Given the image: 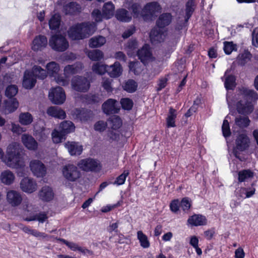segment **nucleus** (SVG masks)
<instances>
[{
    "label": "nucleus",
    "instance_id": "e2e57ef3",
    "mask_svg": "<svg viewBox=\"0 0 258 258\" xmlns=\"http://www.w3.org/2000/svg\"><path fill=\"white\" fill-rule=\"evenodd\" d=\"M180 205L183 211H187L190 208L191 201L188 198H184L181 200Z\"/></svg>",
    "mask_w": 258,
    "mask_h": 258
},
{
    "label": "nucleus",
    "instance_id": "58836bf2",
    "mask_svg": "<svg viewBox=\"0 0 258 258\" xmlns=\"http://www.w3.org/2000/svg\"><path fill=\"white\" fill-rule=\"evenodd\" d=\"M90 112L84 109H76L73 111L74 117L80 119L81 121H86L90 117Z\"/></svg>",
    "mask_w": 258,
    "mask_h": 258
},
{
    "label": "nucleus",
    "instance_id": "f8f14e48",
    "mask_svg": "<svg viewBox=\"0 0 258 258\" xmlns=\"http://www.w3.org/2000/svg\"><path fill=\"white\" fill-rule=\"evenodd\" d=\"M29 168L34 176L43 177L46 173L44 164L39 160L32 159L29 162Z\"/></svg>",
    "mask_w": 258,
    "mask_h": 258
},
{
    "label": "nucleus",
    "instance_id": "e433bc0d",
    "mask_svg": "<svg viewBox=\"0 0 258 258\" xmlns=\"http://www.w3.org/2000/svg\"><path fill=\"white\" fill-rule=\"evenodd\" d=\"M114 6L111 2L106 3L104 4L103 8V15L105 19H110L114 14Z\"/></svg>",
    "mask_w": 258,
    "mask_h": 258
},
{
    "label": "nucleus",
    "instance_id": "864d4df0",
    "mask_svg": "<svg viewBox=\"0 0 258 258\" xmlns=\"http://www.w3.org/2000/svg\"><path fill=\"white\" fill-rule=\"evenodd\" d=\"M107 126V122L103 120H99L97 121L94 125V130L99 132L104 131Z\"/></svg>",
    "mask_w": 258,
    "mask_h": 258
},
{
    "label": "nucleus",
    "instance_id": "a18cd8bd",
    "mask_svg": "<svg viewBox=\"0 0 258 258\" xmlns=\"http://www.w3.org/2000/svg\"><path fill=\"white\" fill-rule=\"evenodd\" d=\"M253 173L249 170H243L238 173V180L239 182L248 181L252 178Z\"/></svg>",
    "mask_w": 258,
    "mask_h": 258
},
{
    "label": "nucleus",
    "instance_id": "4d7b16f0",
    "mask_svg": "<svg viewBox=\"0 0 258 258\" xmlns=\"http://www.w3.org/2000/svg\"><path fill=\"white\" fill-rule=\"evenodd\" d=\"M250 53L248 51H244L238 55V59L240 63L243 64L250 59Z\"/></svg>",
    "mask_w": 258,
    "mask_h": 258
},
{
    "label": "nucleus",
    "instance_id": "052dcab7",
    "mask_svg": "<svg viewBox=\"0 0 258 258\" xmlns=\"http://www.w3.org/2000/svg\"><path fill=\"white\" fill-rule=\"evenodd\" d=\"M140 63L139 62H131L129 64V68L131 71L133 72L135 74H139L141 69L139 67Z\"/></svg>",
    "mask_w": 258,
    "mask_h": 258
},
{
    "label": "nucleus",
    "instance_id": "de8ad7c7",
    "mask_svg": "<svg viewBox=\"0 0 258 258\" xmlns=\"http://www.w3.org/2000/svg\"><path fill=\"white\" fill-rule=\"evenodd\" d=\"M66 135L59 130V132L56 130H54L51 133V138L52 141L55 144L61 143L62 140L65 139Z\"/></svg>",
    "mask_w": 258,
    "mask_h": 258
},
{
    "label": "nucleus",
    "instance_id": "a19ab883",
    "mask_svg": "<svg viewBox=\"0 0 258 258\" xmlns=\"http://www.w3.org/2000/svg\"><path fill=\"white\" fill-rule=\"evenodd\" d=\"M176 116L177 113L176 110L170 108L166 119L167 125L168 127L175 126V121Z\"/></svg>",
    "mask_w": 258,
    "mask_h": 258
},
{
    "label": "nucleus",
    "instance_id": "13d9d810",
    "mask_svg": "<svg viewBox=\"0 0 258 258\" xmlns=\"http://www.w3.org/2000/svg\"><path fill=\"white\" fill-rule=\"evenodd\" d=\"M249 123V120L246 117L236 118L235 119V123L240 127H246L248 125Z\"/></svg>",
    "mask_w": 258,
    "mask_h": 258
},
{
    "label": "nucleus",
    "instance_id": "b1692460",
    "mask_svg": "<svg viewBox=\"0 0 258 258\" xmlns=\"http://www.w3.org/2000/svg\"><path fill=\"white\" fill-rule=\"evenodd\" d=\"M38 197L43 201L49 202L53 199L54 193L50 187L45 185L39 191Z\"/></svg>",
    "mask_w": 258,
    "mask_h": 258
},
{
    "label": "nucleus",
    "instance_id": "338daca9",
    "mask_svg": "<svg viewBox=\"0 0 258 258\" xmlns=\"http://www.w3.org/2000/svg\"><path fill=\"white\" fill-rule=\"evenodd\" d=\"M11 131L13 133L19 135L25 132L26 130L20 125L13 123H12Z\"/></svg>",
    "mask_w": 258,
    "mask_h": 258
},
{
    "label": "nucleus",
    "instance_id": "37998d69",
    "mask_svg": "<svg viewBox=\"0 0 258 258\" xmlns=\"http://www.w3.org/2000/svg\"><path fill=\"white\" fill-rule=\"evenodd\" d=\"M108 67L107 65L96 62L93 64L92 69L93 72L99 75H103L107 72Z\"/></svg>",
    "mask_w": 258,
    "mask_h": 258
},
{
    "label": "nucleus",
    "instance_id": "c9c22d12",
    "mask_svg": "<svg viewBox=\"0 0 258 258\" xmlns=\"http://www.w3.org/2000/svg\"><path fill=\"white\" fill-rule=\"evenodd\" d=\"M115 17L118 20L124 22H128L132 19L130 14L126 10L123 9L116 11Z\"/></svg>",
    "mask_w": 258,
    "mask_h": 258
},
{
    "label": "nucleus",
    "instance_id": "2f4dec72",
    "mask_svg": "<svg viewBox=\"0 0 258 258\" xmlns=\"http://www.w3.org/2000/svg\"><path fill=\"white\" fill-rule=\"evenodd\" d=\"M47 113L49 115L59 119H63L66 116L63 110L56 106L49 107L47 110Z\"/></svg>",
    "mask_w": 258,
    "mask_h": 258
},
{
    "label": "nucleus",
    "instance_id": "9d476101",
    "mask_svg": "<svg viewBox=\"0 0 258 258\" xmlns=\"http://www.w3.org/2000/svg\"><path fill=\"white\" fill-rule=\"evenodd\" d=\"M168 36L166 28H161L157 26L153 28L150 32V38L152 43L156 44L165 41Z\"/></svg>",
    "mask_w": 258,
    "mask_h": 258
},
{
    "label": "nucleus",
    "instance_id": "4468645a",
    "mask_svg": "<svg viewBox=\"0 0 258 258\" xmlns=\"http://www.w3.org/2000/svg\"><path fill=\"white\" fill-rule=\"evenodd\" d=\"M109 123L112 130L115 131L114 133L110 131L108 133V137L112 140H116L119 138V134L117 130L122 125V120L116 115L111 116L109 120Z\"/></svg>",
    "mask_w": 258,
    "mask_h": 258
},
{
    "label": "nucleus",
    "instance_id": "a878e982",
    "mask_svg": "<svg viewBox=\"0 0 258 258\" xmlns=\"http://www.w3.org/2000/svg\"><path fill=\"white\" fill-rule=\"evenodd\" d=\"M46 69L48 75L52 78H53L56 81V79L61 76L58 75V72L60 70L59 65L55 61H51L48 63L46 66Z\"/></svg>",
    "mask_w": 258,
    "mask_h": 258
},
{
    "label": "nucleus",
    "instance_id": "bb28decb",
    "mask_svg": "<svg viewBox=\"0 0 258 258\" xmlns=\"http://www.w3.org/2000/svg\"><path fill=\"white\" fill-rule=\"evenodd\" d=\"M102 109L106 114L117 112L119 108L116 100L109 99L102 104Z\"/></svg>",
    "mask_w": 258,
    "mask_h": 258
},
{
    "label": "nucleus",
    "instance_id": "7ed1b4c3",
    "mask_svg": "<svg viewBox=\"0 0 258 258\" xmlns=\"http://www.w3.org/2000/svg\"><path fill=\"white\" fill-rule=\"evenodd\" d=\"M96 29L94 23H84L72 26L68 31V35L72 40L82 39L93 34Z\"/></svg>",
    "mask_w": 258,
    "mask_h": 258
},
{
    "label": "nucleus",
    "instance_id": "393cba45",
    "mask_svg": "<svg viewBox=\"0 0 258 258\" xmlns=\"http://www.w3.org/2000/svg\"><path fill=\"white\" fill-rule=\"evenodd\" d=\"M187 223L192 226L206 225L207 224V219L204 216L195 214L189 217Z\"/></svg>",
    "mask_w": 258,
    "mask_h": 258
},
{
    "label": "nucleus",
    "instance_id": "0e129e2a",
    "mask_svg": "<svg viewBox=\"0 0 258 258\" xmlns=\"http://www.w3.org/2000/svg\"><path fill=\"white\" fill-rule=\"evenodd\" d=\"M102 86L108 92H111L112 91V88L111 86V80L108 78L103 79Z\"/></svg>",
    "mask_w": 258,
    "mask_h": 258
},
{
    "label": "nucleus",
    "instance_id": "49530a36",
    "mask_svg": "<svg viewBox=\"0 0 258 258\" xmlns=\"http://www.w3.org/2000/svg\"><path fill=\"white\" fill-rule=\"evenodd\" d=\"M47 218V214L44 212H42L26 218L25 220L28 221H38L40 223H43Z\"/></svg>",
    "mask_w": 258,
    "mask_h": 258
},
{
    "label": "nucleus",
    "instance_id": "dca6fc26",
    "mask_svg": "<svg viewBox=\"0 0 258 258\" xmlns=\"http://www.w3.org/2000/svg\"><path fill=\"white\" fill-rule=\"evenodd\" d=\"M138 55L141 61L144 64L148 63L154 60L150 50L149 45H145L138 52Z\"/></svg>",
    "mask_w": 258,
    "mask_h": 258
},
{
    "label": "nucleus",
    "instance_id": "39448f33",
    "mask_svg": "<svg viewBox=\"0 0 258 258\" xmlns=\"http://www.w3.org/2000/svg\"><path fill=\"white\" fill-rule=\"evenodd\" d=\"M82 69V64L76 63L73 65H68L64 68V76H61L56 79V83L61 86H67L69 83L71 75L79 73Z\"/></svg>",
    "mask_w": 258,
    "mask_h": 258
},
{
    "label": "nucleus",
    "instance_id": "f3484780",
    "mask_svg": "<svg viewBox=\"0 0 258 258\" xmlns=\"http://www.w3.org/2000/svg\"><path fill=\"white\" fill-rule=\"evenodd\" d=\"M48 44L47 38L43 35L36 36L31 44V48L35 51H41Z\"/></svg>",
    "mask_w": 258,
    "mask_h": 258
},
{
    "label": "nucleus",
    "instance_id": "4be33fe9",
    "mask_svg": "<svg viewBox=\"0 0 258 258\" xmlns=\"http://www.w3.org/2000/svg\"><path fill=\"white\" fill-rule=\"evenodd\" d=\"M15 179V174L10 170H4L0 174V181L4 185H12L14 183Z\"/></svg>",
    "mask_w": 258,
    "mask_h": 258
},
{
    "label": "nucleus",
    "instance_id": "0eeeda50",
    "mask_svg": "<svg viewBox=\"0 0 258 258\" xmlns=\"http://www.w3.org/2000/svg\"><path fill=\"white\" fill-rule=\"evenodd\" d=\"M49 45L55 51H64L68 48L69 42L64 36L56 34L49 39Z\"/></svg>",
    "mask_w": 258,
    "mask_h": 258
},
{
    "label": "nucleus",
    "instance_id": "2eb2a0df",
    "mask_svg": "<svg viewBox=\"0 0 258 258\" xmlns=\"http://www.w3.org/2000/svg\"><path fill=\"white\" fill-rule=\"evenodd\" d=\"M20 187L23 191L31 194L37 190V184L34 179L26 177L21 180Z\"/></svg>",
    "mask_w": 258,
    "mask_h": 258
},
{
    "label": "nucleus",
    "instance_id": "bf43d9fd",
    "mask_svg": "<svg viewBox=\"0 0 258 258\" xmlns=\"http://www.w3.org/2000/svg\"><path fill=\"white\" fill-rule=\"evenodd\" d=\"M131 9L133 12L134 17L135 18L142 17L140 5L138 4H134L132 5Z\"/></svg>",
    "mask_w": 258,
    "mask_h": 258
},
{
    "label": "nucleus",
    "instance_id": "6e6d98bb",
    "mask_svg": "<svg viewBox=\"0 0 258 258\" xmlns=\"http://www.w3.org/2000/svg\"><path fill=\"white\" fill-rule=\"evenodd\" d=\"M122 107L125 110H130L133 106V101L127 98H123L120 100Z\"/></svg>",
    "mask_w": 258,
    "mask_h": 258
},
{
    "label": "nucleus",
    "instance_id": "c85d7f7f",
    "mask_svg": "<svg viewBox=\"0 0 258 258\" xmlns=\"http://www.w3.org/2000/svg\"><path fill=\"white\" fill-rule=\"evenodd\" d=\"M106 42V37L101 35H97L90 39L89 46L91 48H99L103 46Z\"/></svg>",
    "mask_w": 258,
    "mask_h": 258
},
{
    "label": "nucleus",
    "instance_id": "7c9ffc66",
    "mask_svg": "<svg viewBox=\"0 0 258 258\" xmlns=\"http://www.w3.org/2000/svg\"><path fill=\"white\" fill-rule=\"evenodd\" d=\"M249 143V139L246 136L243 134L239 135L236 141V149L239 151L245 150L248 148Z\"/></svg>",
    "mask_w": 258,
    "mask_h": 258
},
{
    "label": "nucleus",
    "instance_id": "680f3d73",
    "mask_svg": "<svg viewBox=\"0 0 258 258\" xmlns=\"http://www.w3.org/2000/svg\"><path fill=\"white\" fill-rule=\"evenodd\" d=\"M194 1L190 0L187 2L186 5V14L187 19H188L191 16L194 10Z\"/></svg>",
    "mask_w": 258,
    "mask_h": 258
},
{
    "label": "nucleus",
    "instance_id": "774afa93",
    "mask_svg": "<svg viewBox=\"0 0 258 258\" xmlns=\"http://www.w3.org/2000/svg\"><path fill=\"white\" fill-rule=\"evenodd\" d=\"M252 43L254 46L258 47V27L255 28L252 32Z\"/></svg>",
    "mask_w": 258,
    "mask_h": 258
},
{
    "label": "nucleus",
    "instance_id": "09e8293b",
    "mask_svg": "<svg viewBox=\"0 0 258 258\" xmlns=\"http://www.w3.org/2000/svg\"><path fill=\"white\" fill-rule=\"evenodd\" d=\"M80 6L76 3H70L64 8V11L67 14H73L80 10Z\"/></svg>",
    "mask_w": 258,
    "mask_h": 258
},
{
    "label": "nucleus",
    "instance_id": "1a4fd4ad",
    "mask_svg": "<svg viewBox=\"0 0 258 258\" xmlns=\"http://www.w3.org/2000/svg\"><path fill=\"white\" fill-rule=\"evenodd\" d=\"M48 97L52 103L56 105L63 104L66 99L65 92L60 87H57L50 89L49 92Z\"/></svg>",
    "mask_w": 258,
    "mask_h": 258
},
{
    "label": "nucleus",
    "instance_id": "c756f323",
    "mask_svg": "<svg viewBox=\"0 0 258 258\" xmlns=\"http://www.w3.org/2000/svg\"><path fill=\"white\" fill-rule=\"evenodd\" d=\"M122 72V67L118 61L115 62L113 64L108 67L107 73L111 77H118L121 75Z\"/></svg>",
    "mask_w": 258,
    "mask_h": 258
},
{
    "label": "nucleus",
    "instance_id": "412c9836",
    "mask_svg": "<svg viewBox=\"0 0 258 258\" xmlns=\"http://www.w3.org/2000/svg\"><path fill=\"white\" fill-rule=\"evenodd\" d=\"M59 240L64 243L71 250L73 251H78L84 255H90L92 254V251L84 247L80 246L77 243L73 242L68 241L63 239H59Z\"/></svg>",
    "mask_w": 258,
    "mask_h": 258
},
{
    "label": "nucleus",
    "instance_id": "603ef678",
    "mask_svg": "<svg viewBox=\"0 0 258 258\" xmlns=\"http://www.w3.org/2000/svg\"><path fill=\"white\" fill-rule=\"evenodd\" d=\"M236 45L232 42H224L223 49L226 54H229L233 51L235 50Z\"/></svg>",
    "mask_w": 258,
    "mask_h": 258
},
{
    "label": "nucleus",
    "instance_id": "423d86ee",
    "mask_svg": "<svg viewBox=\"0 0 258 258\" xmlns=\"http://www.w3.org/2000/svg\"><path fill=\"white\" fill-rule=\"evenodd\" d=\"M61 172L64 178L70 182L77 181L82 176L81 171L78 167L73 164H68L63 166Z\"/></svg>",
    "mask_w": 258,
    "mask_h": 258
},
{
    "label": "nucleus",
    "instance_id": "f03ea898",
    "mask_svg": "<svg viewBox=\"0 0 258 258\" xmlns=\"http://www.w3.org/2000/svg\"><path fill=\"white\" fill-rule=\"evenodd\" d=\"M235 99L237 101L236 105L238 112L248 114L253 109L251 101L258 99V94L254 90L243 87L239 89Z\"/></svg>",
    "mask_w": 258,
    "mask_h": 258
},
{
    "label": "nucleus",
    "instance_id": "69168bd1",
    "mask_svg": "<svg viewBox=\"0 0 258 258\" xmlns=\"http://www.w3.org/2000/svg\"><path fill=\"white\" fill-rule=\"evenodd\" d=\"M129 172L128 171H124L121 175H120L117 178L115 182V183L117 185L123 184L125 180V179Z\"/></svg>",
    "mask_w": 258,
    "mask_h": 258
},
{
    "label": "nucleus",
    "instance_id": "79ce46f5",
    "mask_svg": "<svg viewBox=\"0 0 258 258\" xmlns=\"http://www.w3.org/2000/svg\"><path fill=\"white\" fill-rule=\"evenodd\" d=\"M137 238L142 247L144 248L149 247L150 243L148 238L142 231H138L137 232Z\"/></svg>",
    "mask_w": 258,
    "mask_h": 258
},
{
    "label": "nucleus",
    "instance_id": "aec40b11",
    "mask_svg": "<svg viewBox=\"0 0 258 258\" xmlns=\"http://www.w3.org/2000/svg\"><path fill=\"white\" fill-rule=\"evenodd\" d=\"M8 202L13 206H17L21 204L22 198L21 194L15 190H10L7 194Z\"/></svg>",
    "mask_w": 258,
    "mask_h": 258
},
{
    "label": "nucleus",
    "instance_id": "4c0bfd02",
    "mask_svg": "<svg viewBox=\"0 0 258 258\" xmlns=\"http://www.w3.org/2000/svg\"><path fill=\"white\" fill-rule=\"evenodd\" d=\"M88 57L92 61H99L103 59L104 53L99 49H94L88 51L87 52Z\"/></svg>",
    "mask_w": 258,
    "mask_h": 258
},
{
    "label": "nucleus",
    "instance_id": "f704fd0d",
    "mask_svg": "<svg viewBox=\"0 0 258 258\" xmlns=\"http://www.w3.org/2000/svg\"><path fill=\"white\" fill-rule=\"evenodd\" d=\"M59 128L61 132L66 135L68 134L73 132L75 131V126L72 121H65L60 124Z\"/></svg>",
    "mask_w": 258,
    "mask_h": 258
},
{
    "label": "nucleus",
    "instance_id": "20e7f679",
    "mask_svg": "<svg viewBox=\"0 0 258 258\" xmlns=\"http://www.w3.org/2000/svg\"><path fill=\"white\" fill-rule=\"evenodd\" d=\"M36 77L44 79L46 77V71L38 66H34L32 72L25 71L23 77V86L27 89L32 88L36 82Z\"/></svg>",
    "mask_w": 258,
    "mask_h": 258
},
{
    "label": "nucleus",
    "instance_id": "6e6552de",
    "mask_svg": "<svg viewBox=\"0 0 258 258\" xmlns=\"http://www.w3.org/2000/svg\"><path fill=\"white\" fill-rule=\"evenodd\" d=\"M161 7L156 2L147 4L142 10V17L145 20H150L156 16L161 11Z\"/></svg>",
    "mask_w": 258,
    "mask_h": 258
},
{
    "label": "nucleus",
    "instance_id": "8fccbe9b",
    "mask_svg": "<svg viewBox=\"0 0 258 258\" xmlns=\"http://www.w3.org/2000/svg\"><path fill=\"white\" fill-rule=\"evenodd\" d=\"M18 89L17 86L11 85L8 86L6 90L5 94L8 98H12L15 96L18 93Z\"/></svg>",
    "mask_w": 258,
    "mask_h": 258
},
{
    "label": "nucleus",
    "instance_id": "a211bd4d",
    "mask_svg": "<svg viewBox=\"0 0 258 258\" xmlns=\"http://www.w3.org/2000/svg\"><path fill=\"white\" fill-rule=\"evenodd\" d=\"M64 147L68 150L71 156H79L83 150V147L79 143L68 142L64 144Z\"/></svg>",
    "mask_w": 258,
    "mask_h": 258
},
{
    "label": "nucleus",
    "instance_id": "ea45409f",
    "mask_svg": "<svg viewBox=\"0 0 258 258\" xmlns=\"http://www.w3.org/2000/svg\"><path fill=\"white\" fill-rule=\"evenodd\" d=\"M33 120L32 115L29 112H23L19 116V122L24 125L30 124Z\"/></svg>",
    "mask_w": 258,
    "mask_h": 258
},
{
    "label": "nucleus",
    "instance_id": "cd10ccee",
    "mask_svg": "<svg viewBox=\"0 0 258 258\" xmlns=\"http://www.w3.org/2000/svg\"><path fill=\"white\" fill-rule=\"evenodd\" d=\"M255 189L253 186L248 187H241L236 190V195L239 198H249L255 193Z\"/></svg>",
    "mask_w": 258,
    "mask_h": 258
},
{
    "label": "nucleus",
    "instance_id": "f257e3e1",
    "mask_svg": "<svg viewBox=\"0 0 258 258\" xmlns=\"http://www.w3.org/2000/svg\"><path fill=\"white\" fill-rule=\"evenodd\" d=\"M22 150V147L19 143L9 144L6 149V156L3 160L8 167L16 170L19 176H24L27 172L24 157L21 154Z\"/></svg>",
    "mask_w": 258,
    "mask_h": 258
},
{
    "label": "nucleus",
    "instance_id": "5fc2aeb1",
    "mask_svg": "<svg viewBox=\"0 0 258 258\" xmlns=\"http://www.w3.org/2000/svg\"><path fill=\"white\" fill-rule=\"evenodd\" d=\"M228 116L226 117L225 119L223 121L222 126L223 135L225 137H228L230 135V130L228 121Z\"/></svg>",
    "mask_w": 258,
    "mask_h": 258
},
{
    "label": "nucleus",
    "instance_id": "c03bdc74",
    "mask_svg": "<svg viewBox=\"0 0 258 258\" xmlns=\"http://www.w3.org/2000/svg\"><path fill=\"white\" fill-rule=\"evenodd\" d=\"M60 24V17L59 14L53 15L49 21V28L51 30H55Z\"/></svg>",
    "mask_w": 258,
    "mask_h": 258
},
{
    "label": "nucleus",
    "instance_id": "473e14b6",
    "mask_svg": "<svg viewBox=\"0 0 258 258\" xmlns=\"http://www.w3.org/2000/svg\"><path fill=\"white\" fill-rule=\"evenodd\" d=\"M230 71L227 70L225 73L224 86L227 90H232L236 86L235 77L230 75Z\"/></svg>",
    "mask_w": 258,
    "mask_h": 258
},
{
    "label": "nucleus",
    "instance_id": "3c124183",
    "mask_svg": "<svg viewBox=\"0 0 258 258\" xmlns=\"http://www.w3.org/2000/svg\"><path fill=\"white\" fill-rule=\"evenodd\" d=\"M123 87L124 90L128 92L132 93L136 90L137 84L133 80H128L125 83Z\"/></svg>",
    "mask_w": 258,
    "mask_h": 258
},
{
    "label": "nucleus",
    "instance_id": "72a5a7b5",
    "mask_svg": "<svg viewBox=\"0 0 258 258\" xmlns=\"http://www.w3.org/2000/svg\"><path fill=\"white\" fill-rule=\"evenodd\" d=\"M171 21V16L169 13L162 14L157 21V26L161 28L168 25Z\"/></svg>",
    "mask_w": 258,
    "mask_h": 258
},
{
    "label": "nucleus",
    "instance_id": "ddd939ff",
    "mask_svg": "<svg viewBox=\"0 0 258 258\" xmlns=\"http://www.w3.org/2000/svg\"><path fill=\"white\" fill-rule=\"evenodd\" d=\"M77 166L85 171H95L100 168L99 162L91 158L81 160L78 162Z\"/></svg>",
    "mask_w": 258,
    "mask_h": 258
},
{
    "label": "nucleus",
    "instance_id": "9b49d317",
    "mask_svg": "<svg viewBox=\"0 0 258 258\" xmlns=\"http://www.w3.org/2000/svg\"><path fill=\"white\" fill-rule=\"evenodd\" d=\"M71 86L75 91L86 92L90 88V82L85 77L76 76L72 79Z\"/></svg>",
    "mask_w": 258,
    "mask_h": 258
},
{
    "label": "nucleus",
    "instance_id": "5701e85b",
    "mask_svg": "<svg viewBox=\"0 0 258 258\" xmlns=\"http://www.w3.org/2000/svg\"><path fill=\"white\" fill-rule=\"evenodd\" d=\"M19 102L16 98L5 101L3 106V111L5 114L14 112L19 107Z\"/></svg>",
    "mask_w": 258,
    "mask_h": 258
},
{
    "label": "nucleus",
    "instance_id": "6ab92c4d",
    "mask_svg": "<svg viewBox=\"0 0 258 258\" xmlns=\"http://www.w3.org/2000/svg\"><path fill=\"white\" fill-rule=\"evenodd\" d=\"M21 141L24 146L29 150L35 151L38 148L37 142L31 135L26 134L22 135Z\"/></svg>",
    "mask_w": 258,
    "mask_h": 258
}]
</instances>
